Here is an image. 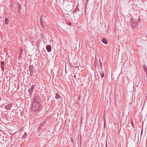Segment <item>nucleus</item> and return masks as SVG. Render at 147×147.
I'll return each mask as SVG.
<instances>
[{
    "mask_svg": "<svg viewBox=\"0 0 147 147\" xmlns=\"http://www.w3.org/2000/svg\"><path fill=\"white\" fill-rule=\"evenodd\" d=\"M80 96H79V97H78V100H79V99H80Z\"/></svg>",
    "mask_w": 147,
    "mask_h": 147,
    "instance_id": "obj_28",
    "label": "nucleus"
},
{
    "mask_svg": "<svg viewBox=\"0 0 147 147\" xmlns=\"http://www.w3.org/2000/svg\"><path fill=\"white\" fill-rule=\"evenodd\" d=\"M43 16L42 15L41 16V18H40V24L42 26V27L44 28V25L43 22Z\"/></svg>",
    "mask_w": 147,
    "mask_h": 147,
    "instance_id": "obj_7",
    "label": "nucleus"
},
{
    "mask_svg": "<svg viewBox=\"0 0 147 147\" xmlns=\"http://www.w3.org/2000/svg\"><path fill=\"white\" fill-rule=\"evenodd\" d=\"M32 103L41 104L40 98L37 96H35L33 98Z\"/></svg>",
    "mask_w": 147,
    "mask_h": 147,
    "instance_id": "obj_3",
    "label": "nucleus"
},
{
    "mask_svg": "<svg viewBox=\"0 0 147 147\" xmlns=\"http://www.w3.org/2000/svg\"><path fill=\"white\" fill-rule=\"evenodd\" d=\"M71 22H70L69 24V25L70 26H71Z\"/></svg>",
    "mask_w": 147,
    "mask_h": 147,
    "instance_id": "obj_26",
    "label": "nucleus"
},
{
    "mask_svg": "<svg viewBox=\"0 0 147 147\" xmlns=\"http://www.w3.org/2000/svg\"><path fill=\"white\" fill-rule=\"evenodd\" d=\"M143 68L145 72V74L146 76V77H147V67L146 66H143Z\"/></svg>",
    "mask_w": 147,
    "mask_h": 147,
    "instance_id": "obj_9",
    "label": "nucleus"
},
{
    "mask_svg": "<svg viewBox=\"0 0 147 147\" xmlns=\"http://www.w3.org/2000/svg\"><path fill=\"white\" fill-rule=\"evenodd\" d=\"M35 86V85L34 84L33 85L30 89L28 92H29L30 95L32 94V92L33 91V90L34 89V87Z\"/></svg>",
    "mask_w": 147,
    "mask_h": 147,
    "instance_id": "obj_5",
    "label": "nucleus"
},
{
    "mask_svg": "<svg viewBox=\"0 0 147 147\" xmlns=\"http://www.w3.org/2000/svg\"><path fill=\"white\" fill-rule=\"evenodd\" d=\"M142 131H143V129H142V130H141V136L142 135Z\"/></svg>",
    "mask_w": 147,
    "mask_h": 147,
    "instance_id": "obj_22",
    "label": "nucleus"
},
{
    "mask_svg": "<svg viewBox=\"0 0 147 147\" xmlns=\"http://www.w3.org/2000/svg\"><path fill=\"white\" fill-rule=\"evenodd\" d=\"M32 72L33 71H30V75H32Z\"/></svg>",
    "mask_w": 147,
    "mask_h": 147,
    "instance_id": "obj_23",
    "label": "nucleus"
},
{
    "mask_svg": "<svg viewBox=\"0 0 147 147\" xmlns=\"http://www.w3.org/2000/svg\"><path fill=\"white\" fill-rule=\"evenodd\" d=\"M55 98L57 99L60 98H61V97L60 96L59 93L58 92L56 93Z\"/></svg>",
    "mask_w": 147,
    "mask_h": 147,
    "instance_id": "obj_12",
    "label": "nucleus"
},
{
    "mask_svg": "<svg viewBox=\"0 0 147 147\" xmlns=\"http://www.w3.org/2000/svg\"><path fill=\"white\" fill-rule=\"evenodd\" d=\"M46 49L48 52H50L51 50V46L50 45H47L46 46Z\"/></svg>",
    "mask_w": 147,
    "mask_h": 147,
    "instance_id": "obj_6",
    "label": "nucleus"
},
{
    "mask_svg": "<svg viewBox=\"0 0 147 147\" xmlns=\"http://www.w3.org/2000/svg\"><path fill=\"white\" fill-rule=\"evenodd\" d=\"M22 51H23L22 50H21V51L20 53H21L22 52Z\"/></svg>",
    "mask_w": 147,
    "mask_h": 147,
    "instance_id": "obj_29",
    "label": "nucleus"
},
{
    "mask_svg": "<svg viewBox=\"0 0 147 147\" xmlns=\"http://www.w3.org/2000/svg\"><path fill=\"white\" fill-rule=\"evenodd\" d=\"M88 0H86V4L88 2Z\"/></svg>",
    "mask_w": 147,
    "mask_h": 147,
    "instance_id": "obj_25",
    "label": "nucleus"
},
{
    "mask_svg": "<svg viewBox=\"0 0 147 147\" xmlns=\"http://www.w3.org/2000/svg\"><path fill=\"white\" fill-rule=\"evenodd\" d=\"M17 6L18 8L19 13H21V10L22 9L21 6V5L20 4H18L17 5Z\"/></svg>",
    "mask_w": 147,
    "mask_h": 147,
    "instance_id": "obj_8",
    "label": "nucleus"
},
{
    "mask_svg": "<svg viewBox=\"0 0 147 147\" xmlns=\"http://www.w3.org/2000/svg\"><path fill=\"white\" fill-rule=\"evenodd\" d=\"M8 106H9V107H10V108L12 107V104L11 103H9V104L8 105Z\"/></svg>",
    "mask_w": 147,
    "mask_h": 147,
    "instance_id": "obj_19",
    "label": "nucleus"
},
{
    "mask_svg": "<svg viewBox=\"0 0 147 147\" xmlns=\"http://www.w3.org/2000/svg\"><path fill=\"white\" fill-rule=\"evenodd\" d=\"M102 41L105 44H107L108 43L107 40L104 38L102 40Z\"/></svg>",
    "mask_w": 147,
    "mask_h": 147,
    "instance_id": "obj_10",
    "label": "nucleus"
},
{
    "mask_svg": "<svg viewBox=\"0 0 147 147\" xmlns=\"http://www.w3.org/2000/svg\"><path fill=\"white\" fill-rule=\"evenodd\" d=\"M34 38L32 39H34L33 41L36 44V45L37 47L39 45V43L41 41V38L38 39L36 37H33Z\"/></svg>",
    "mask_w": 147,
    "mask_h": 147,
    "instance_id": "obj_4",
    "label": "nucleus"
},
{
    "mask_svg": "<svg viewBox=\"0 0 147 147\" xmlns=\"http://www.w3.org/2000/svg\"><path fill=\"white\" fill-rule=\"evenodd\" d=\"M96 64H97V63H96V62H95V61L94 62V65H95V66H96Z\"/></svg>",
    "mask_w": 147,
    "mask_h": 147,
    "instance_id": "obj_24",
    "label": "nucleus"
},
{
    "mask_svg": "<svg viewBox=\"0 0 147 147\" xmlns=\"http://www.w3.org/2000/svg\"><path fill=\"white\" fill-rule=\"evenodd\" d=\"M106 147H107V143L106 144Z\"/></svg>",
    "mask_w": 147,
    "mask_h": 147,
    "instance_id": "obj_27",
    "label": "nucleus"
},
{
    "mask_svg": "<svg viewBox=\"0 0 147 147\" xmlns=\"http://www.w3.org/2000/svg\"><path fill=\"white\" fill-rule=\"evenodd\" d=\"M132 127H134V125L132 124Z\"/></svg>",
    "mask_w": 147,
    "mask_h": 147,
    "instance_id": "obj_30",
    "label": "nucleus"
},
{
    "mask_svg": "<svg viewBox=\"0 0 147 147\" xmlns=\"http://www.w3.org/2000/svg\"><path fill=\"white\" fill-rule=\"evenodd\" d=\"M1 65H3V64H4V61H1Z\"/></svg>",
    "mask_w": 147,
    "mask_h": 147,
    "instance_id": "obj_21",
    "label": "nucleus"
},
{
    "mask_svg": "<svg viewBox=\"0 0 147 147\" xmlns=\"http://www.w3.org/2000/svg\"><path fill=\"white\" fill-rule=\"evenodd\" d=\"M140 17L138 18H131L130 20L131 26L133 29H135L137 27L140 21Z\"/></svg>",
    "mask_w": 147,
    "mask_h": 147,
    "instance_id": "obj_1",
    "label": "nucleus"
},
{
    "mask_svg": "<svg viewBox=\"0 0 147 147\" xmlns=\"http://www.w3.org/2000/svg\"><path fill=\"white\" fill-rule=\"evenodd\" d=\"M5 108L6 109L9 110L10 109V107H9L8 105H5Z\"/></svg>",
    "mask_w": 147,
    "mask_h": 147,
    "instance_id": "obj_13",
    "label": "nucleus"
},
{
    "mask_svg": "<svg viewBox=\"0 0 147 147\" xmlns=\"http://www.w3.org/2000/svg\"><path fill=\"white\" fill-rule=\"evenodd\" d=\"M142 34L141 35V36H143L144 37H145L146 36L147 37V35L146 33L144 32H143L142 33Z\"/></svg>",
    "mask_w": 147,
    "mask_h": 147,
    "instance_id": "obj_14",
    "label": "nucleus"
},
{
    "mask_svg": "<svg viewBox=\"0 0 147 147\" xmlns=\"http://www.w3.org/2000/svg\"><path fill=\"white\" fill-rule=\"evenodd\" d=\"M1 69L2 70H4V64L1 65Z\"/></svg>",
    "mask_w": 147,
    "mask_h": 147,
    "instance_id": "obj_17",
    "label": "nucleus"
},
{
    "mask_svg": "<svg viewBox=\"0 0 147 147\" xmlns=\"http://www.w3.org/2000/svg\"><path fill=\"white\" fill-rule=\"evenodd\" d=\"M8 20L7 18H6L5 19V23L6 24H8Z\"/></svg>",
    "mask_w": 147,
    "mask_h": 147,
    "instance_id": "obj_15",
    "label": "nucleus"
},
{
    "mask_svg": "<svg viewBox=\"0 0 147 147\" xmlns=\"http://www.w3.org/2000/svg\"><path fill=\"white\" fill-rule=\"evenodd\" d=\"M99 60H100V65L101 66V67L102 66V62L100 61V59Z\"/></svg>",
    "mask_w": 147,
    "mask_h": 147,
    "instance_id": "obj_20",
    "label": "nucleus"
},
{
    "mask_svg": "<svg viewBox=\"0 0 147 147\" xmlns=\"http://www.w3.org/2000/svg\"><path fill=\"white\" fill-rule=\"evenodd\" d=\"M31 104V109L32 111L37 112H39L41 111V104L32 103Z\"/></svg>",
    "mask_w": 147,
    "mask_h": 147,
    "instance_id": "obj_2",
    "label": "nucleus"
},
{
    "mask_svg": "<svg viewBox=\"0 0 147 147\" xmlns=\"http://www.w3.org/2000/svg\"><path fill=\"white\" fill-rule=\"evenodd\" d=\"M100 74L101 75V76L102 79L104 77L105 75H104V73H100Z\"/></svg>",
    "mask_w": 147,
    "mask_h": 147,
    "instance_id": "obj_16",
    "label": "nucleus"
},
{
    "mask_svg": "<svg viewBox=\"0 0 147 147\" xmlns=\"http://www.w3.org/2000/svg\"><path fill=\"white\" fill-rule=\"evenodd\" d=\"M29 70L30 71H33L34 68L33 66H30L29 67Z\"/></svg>",
    "mask_w": 147,
    "mask_h": 147,
    "instance_id": "obj_11",
    "label": "nucleus"
},
{
    "mask_svg": "<svg viewBox=\"0 0 147 147\" xmlns=\"http://www.w3.org/2000/svg\"><path fill=\"white\" fill-rule=\"evenodd\" d=\"M27 134L26 132H25V133L24 135H23V136L24 138H25L26 137V136L27 135Z\"/></svg>",
    "mask_w": 147,
    "mask_h": 147,
    "instance_id": "obj_18",
    "label": "nucleus"
}]
</instances>
